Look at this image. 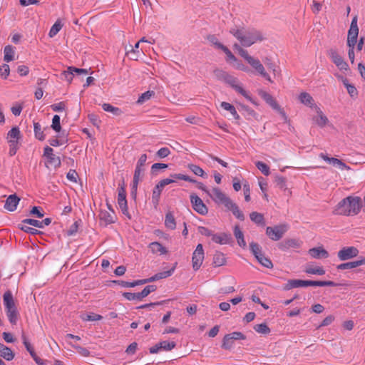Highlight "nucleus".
<instances>
[{
  "label": "nucleus",
  "mask_w": 365,
  "mask_h": 365,
  "mask_svg": "<svg viewBox=\"0 0 365 365\" xmlns=\"http://www.w3.org/2000/svg\"><path fill=\"white\" fill-rule=\"evenodd\" d=\"M165 225L167 228L170 230H175L176 227L175 220L171 212H168L165 215Z\"/></svg>",
  "instance_id": "29"
},
{
  "label": "nucleus",
  "mask_w": 365,
  "mask_h": 365,
  "mask_svg": "<svg viewBox=\"0 0 365 365\" xmlns=\"http://www.w3.org/2000/svg\"><path fill=\"white\" fill-rule=\"evenodd\" d=\"M328 53L331 57L334 63L338 67L340 71H348L349 66L344 58L337 53L335 49L331 48L329 50Z\"/></svg>",
  "instance_id": "10"
},
{
  "label": "nucleus",
  "mask_w": 365,
  "mask_h": 365,
  "mask_svg": "<svg viewBox=\"0 0 365 365\" xmlns=\"http://www.w3.org/2000/svg\"><path fill=\"white\" fill-rule=\"evenodd\" d=\"M123 296L128 300L141 301L143 299L142 296L140 295V292H138V293L124 292V293H123Z\"/></svg>",
  "instance_id": "48"
},
{
  "label": "nucleus",
  "mask_w": 365,
  "mask_h": 365,
  "mask_svg": "<svg viewBox=\"0 0 365 365\" xmlns=\"http://www.w3.org/2000/svg\"><path fill=\"white\" fill-rule=\"evenodd\" d=\"M115 217L107 211L101 210L99 214V219L101 222H104V225L106 226L108 224L113 223L115 222Z\"/></svg>",
  "instance_id": "24"
},
{
  "label": "nucleus",
  "mask_w": 365,
  "mask_h": 365,
  "mask_svg": "<svg viewBox=\"0 0 365 365\" xmlns=\"http://www.w3.org/2000/svg\"><path fill=\"white\" fill-rule=\"evenodd\" d=\"M170 177L172 178H175V179H178V180H185V181H187V182H192V183H197V180L190 178L188 175H183V174H171L170 175Z\"/></svg>",
  "instance_id": "49"
},
{
  "label": "nucleus",
  "mask_w": 365,
  "mask_h": 365,
  "mask_svg": "<svg viewBox=\"0 0 365 365\" xmlns=\"http://www.w3.org/2000/svg\"><path fill=\"white\" fill-rule=\"evenodd\" d=\"M176 346L175 341H163L160 342V347L161 350L170 351Z\"/></svg>",
  "instance_id": "45"
},
{
  "label": "nucleus",
  "mask_w": 365,
  "mask_h": 365,
  "mask_svg": "<svg viewBox=\"0 0 365 365\" xmlns=\"http://www.w3.org/2000/svg\"><path fill=\"white\" fill-rule=\"evenodd\" d=\"M157 289V287L155 285H148L146 286L141 292L140 295L142 298L147 297L149 294L153 292H155Z\"/></svg>",
  "instance_id": "56"
},
{
  "label": "nucleus",
  "mask_w": 365,
  "mask_h": 365,
  "mask_svg": "<svg viewBox=\"0 0 365 365\" xmlns=\"http://www.w3.org/2000/svg\"><path fill=\"white\" fill-rule=\"evenodd\" d=\"M257 261L264 267L267 268H272L273 264L272 261L266 257L263 254L257 258Z\"/></svg>",
  "instance_id": "42"
},
{
  "label": "nucleus",
  "mask_w": 365,
  "mask_h": 365,
  "mask_svg": "<svg viewBox=\"0 0 365 365\" xmlns=\"http://www.w3.org/2000/svg\"><path fill=\"white\" fill-rule=\"evenodd\" d=\"M256 167L266 176H268L270 174L269 167L262 161H257L256 163Z\"/></svg>",
  "instance_id": "44"
},
{
  "label": "nucleus",
  "mask_w": 365,
  "mask_h": 365,
  "mask_svg": "<svg viewBox=\"0 0 365 365\" xmlns=\"http://www.w3.org/2000/svg\"><path fill=\"white\" fill-rule=\"evenodd\" d=\"M51 128L56 132H59L61 130V126L60 123V116L58 115H55L52 119Z\"/></svg>",
  "instance_id": "52"
},
{
  "label": "nucleus",
  "mask_w": 365,
  "mask_h": 365,
  "mask_svg": "<svg viewBox=\"0 0 365 365\" xmlns=\"http://www.w3.org/2000/svg\"><path fill=\"white\" fill-rule=\"evenodd\" d=\"M300 246V242L299 240L296 239H287L284 241L281 242L279 244V247L280 250L285 251L289 250V248H297Z\"/></svg>",
  "instance_id": "14"
},
{
  "label": "nucleus",
  "mask_w": 365,
  "mask_h": 365,
  "mask_svg": "<svg viewBox=\"0 0 365 365\" xmlns=\"http://www.w3.org/2000/svg\"><path fill=\"white\" fill-rule=\"evenodd\" d=\"M4 61L10 62L14 59L15 51L11 45L6 46L4 50Z\"/></svg>",
  "instance_id": "32"
},
{
  "label": "nucleus",
  "mask_w": 365,
  "mask_h": 365,
  "mask_svg": "<svg viewBox=\"0 0 365 365\" xmlns=\"http://www.w3.org/2000/svg\"><path fill=\"white\" fill-rule=\"evenodd\" d=\"M359 250L356 247H344L337 252V257L341 261H346L358 256Z\"/></svg>",
  "instance_id": "7"
},
{
  "label": "nucleus",
  "mask_w": 365,
  "mask_h": 365,
  "mask_svg": "<svg viewBox=\"0 0 365 365\" xmlns=\"http://www.w3.org/2000/svg\"><path fill=\"white\" fill-rule=\"evenodd\" d=\"M309 255L315 259L327 258L329 252L322 247H314L309 250Z\"/></svg>",
  "instance_id": "13"
},
{
  "label": "nucleus",
  "mask_w": 365,
  "mask_h": 365,
  "mask_svg": "<svg viewBox=\"0 0 365 365\" xmlns=\"http://www.w3.org/2000/svg\"><path fill=\"white\" fill-rule=\"evenodd\" d=\"M170 153V150L168 148H162L157 152V155L159 158H163L168 156Z\"/></svg>",
  "instance_id": "64"
},
{
  "label": "nucleus",
  "mask_w": 365,
  "mask_h": 365,
  "mask_svg": "<svg viewBox=\"0 0 365 365\" xmlns=\"http://www.w3.org/2000/svg\"><path fill=\"white\" fill-rule=\"evenodd\" d=\"M118 203L119 205L120 208L121 209L123 213L126 215L129 219H130V215L128 212L127 200H126V192L124 185V180H123V183L118 189Z\"/></svg>",
  "instance_id": "6"
},
{
  "label": "nucleus",
  "mask_w": 365,
  "mask_h": 365,
  "mask_svg": "<svg viewBox=\"0 0 365 365\" xmlns=\"http://www.w3.org/2000/svg\"><path fill=\"white\" fill-rule=\"evenodd\" d=\"M102 108L105 111L110 112L116 116L120 115L123 113L122 110L119 108L114 107L108 103H103L102 105Z\"/></svg>",
  "instance_id": "35"
},
{
  "label": "nucleus",
  "mask_w": 365,
  "mask_h": 365,
  "mask_svg": "<svg viewBox=\"0 0 365 365\" xmlns=\"http://www.w3.org/2000/svg\"><path fill=\"white\" fill-rule=\"evenodd\" d=\"M254 329L257 332L263 334H268L270 333V329L268 327V326L265 323L256 324L254 327Z\"/></svg>",
  "instance_id": "39"
},
{
  "label": "nucleus",
  "mask_w": 365,
  "mask_h": 365,
  "mask_svg": "<svg viewBox=\"0 0 365 365\" xmlns=\"http://www.w3.org/2000/svg\"><path fill=\"white\" fill-rule=\"evenodd\" d=\"M230 336L228 334L223 337L222 347L225 349H230L232 346L233 339H232Z\"/></svg>",
  "instance_id": "46"
},
{
  "label": "nucleus",
  "mask_w": 365,
  "mask_h": 365,
  "mask_svg": "<svg viewBox=\"0 0 365 365\" xmlns=\"http://www.w3.org/2000/svg\"><path fill=\"white\" fill-rule=\"evenodd\" d=\"M250 220L257 225L264 226L265 221L264 215L257 212H252L250 214Z\"/></svg>",
  "instance_id": "28"
},
{
  "label": "nucleus",
  "mask_w": 365,
  "mask_h": 365,
  "mask_svg": "<svg viewBox=\"0 0 365 365\" xmlns=\"http://www.w3.org/2000/svg\"><path fill=\"white\" fill-rule=\"evenodd\" d=\"M72 346L77 350V351L83 356H85V357H87L88 356H90V351L84 348V347H81L80 346H78V345H74L73 344Z\"/></svg>",
  "instance_id": "62"
},
{
  "label": "nucleus",
  "mask_w": 365,
  "mask_h": 365,
  "mask_svg": "<svg viewBox=\"0 0 365 365\" xmlns=\"http://www.w3.org/2000/svg\"><path fill=\"white\" fill-rule=\"evenodd\" d=\"M212 199L217 204L224 205L228 211H231V210L234 208V206L236 205L235 202H234L218 187H214L212 189Z\"/></svg>",
  "instance_id": "4"
},
{
  "label": "nucleus",
  "mask_w": 365,
  "mask_h": 365,
  "mask_svg": "<svg viewBox=\"0 0 365 365\" xmlns=\"http://www.w3.org/2000/svg\"><path fill=\"white\" fill-rule=\"evenodd\" d=\"M212 240L213 242L220 244V245H225L230 242L232 237L230 234L227 233H221L220 235H215L214 234L212 235Z\"/></svg>",
  "instance_id": "18"
},
{
  "label": "nucleus",
  "mask_w": 365,
  "mask_h": 365,
  "mask_svg": "<svg viewBox=\"0 0 365 365\" xmlns=\"http://www.w3.org/2000/svg\"><path fill=\"white\" fill-rule=\"evenodd\" d=\"M23 223L32 225L36 227L43 228L44 225H49L51 222V218H45L42 221H38L34 219H25L22 221Z\"/></svg>",
  "instance_id": "16"
},
{
  "label": "nucleus",
  "mask_w": 365,
  "mask_h": 365,
  "mask_svg": "<svg viewBox=\"0 0 365 365\" xmlns=\"http://www.w3.org/2000/svg\"><path fill=\"white\" fill-rule=\"evenodd\" d=\"M359 30L349 29L347 36V45L349 47H354L357 41Z\"/></svg>",
  "instance_id": "25"
},
{
  "label": "nucleus",
  "mask_w": 365,
  "mask_h": 365,
  "mask_svg": "<svg viewBox=\"0 0 365 365\" xmlns=\"http://www.w3.org/2000/svg\"><path fill=\"white\" fill-rule=\"evenodd\" d=\"M10 73L9 66L8 64H3L0 66V75L2 78L6 79Z\"/></svg>",
  "instance_id": "59"
},
{
  "label": "nucleus",
  "mask_w": 365,
  "mask_h": 365,
  "mask_svg": "<svg viewBox=\"0 0 365 365\" xmlns=\"http://www.w3.org/2000/svg\"><path fill=\"white\" fill-rule=\"evenodd\" d=\"M8 319L11 324L15 325L18 319L17 309L6 311Z\"/></svg>",
  "instance_id": "38"
},
{
  "label": "nucleus",
  "mask_w": 365,
  "mask_h": 365,
  "mask_svg": "<svg viewBox=\"0 0 365 365\" xmlns=\"http://www.w3.org/2000/svg\"><path fill=\"white\" fill-rule=\"evenodd\" d=\"M34 129L35 137L39 140H43L45 139V135L43 134V130H41V125L38 123H34Z\"/></svg>",
  "instance_id": "37"
},
{
  "label": "nucleus",
  "mask_w": 365,
  "mask_h": 365,
  "mask_svg": "<svg viewBox=\"0 0 365 365\" xmlns=\"http://www.w3.org/2000/svg\"><path fill=\"white\" fill-rule=\"evenodd\" d=\"M230 33L233 35L240 43H235L233 47L238 51V53L245 58V60L254 68L262 77L268 81L272 83L270 76L265 71L263 65L258 59H255L248 52L242 48L250 47L257 41H262L264 38L261 31L252 28H245V26H235L230 30Z\"/></svg>",
  "instance_id": "1"
},
{
  "label": "nucleus",
  "mask_w": 365,
  "mask_h": 365,
  "mask_svg": "<svg viewBox=\"0 0 365 365\" xmlns=\"http://www.w3.org/2000/svg\"><path fill=\"white\" fill-rule=\"evenodd\" d=\"M226 83L229 84L237 92L242 94V96L246 95V91L243 89V88L237 84V79L236 78L230 76L228 80L226 81Z\"/></svg>",
  "instance_id": "23"
},
{
  "label": "nucleus",
  "mask_w": 365,
  "mask_h": 365,
  "mask_svg": "<svg viewBox=\"0 0 365 365\" xmlns=\"http://www.w3.org/2000/svg\"><path fill=\"white\" fill-rule=\"evenodd\" d=\"M250 248L256 259L262 255L261 247L257 242H252L250 244Z\"/></svg>",
  "instance_id": "40"
},
{
  "label": "nucleus",
  "mask_w": 365,
  "mask_h": 365,
  "mask_svg": "<svg viewBox=\"0 0 365 365\" xmlns=\"http://www.w3.org/2000/svg\"><path fill=\"white\" fill-rule=\"evenodd\" d=\"M220 106L223 109L230 111L235 119H240V115L237 113L235 108L232 104L227 102H222Z\"/></svg>",
  "instance_id": "34"
},
{
  "label": "nucleus",
  "mask_w": 365,
  "mask_h": 365,
  "mask_svg": "<svg viewBox=\"0 0 365 365\" xmlns=\"http://www.w3.org/2000/svg\"><path fill=\"white\" fill-rule=\"evenodd\" d=\"M63 25L61 24L60 21L59 20H57L55 24L52 26L51 29H50V31H49V36L51 38L55 36L58 32L61 29Z\"/></svg>",
  "instance_id": "41"
},
{
  "label": "nucleus",
  "mask_w": 365,
  "mask_h": 365,
  "mask_svg": "<svg viewBox=\"0 0 365 365\" xmlns=\"http://www.w3.org/2000/svg\"><path fill=\"white\" fill-rule=\"evenodd\" d=\"M232 214L240 220L243 221L245 220V215L243 212L240 210L239 207L236 204L234 208L231 210Z\"/></svg>",
  "instance_id": "57"
},
{
  "label": "nucleus",
  "mask_w": 365,
  "mask_h": 365,
  "mask_svg": "<svg viewBox=\"0 0 365 365\" xmlns=\"http://www.w3.org/2000/svg\"><path fill=\"white\" fill-rule=\"evenodd\" d=\"M48 158V162L54 168H58L61 166V159L58 156H56L53 154V155L49 156Z\"/></svg>",
  "instance_id": "54"
},
{
  "label": "nucleus",
  "mask_w": 365,
  "mask_h": 365,
  "mask_svg": "<svg viewBox=\"0 0 365 365\" xmlns=\"http://www.w3.org/2000/svg\"><path fill=\"white\" fill-rule=\"evenodd\" d=\"M315 110L318 115L317 117H314L313 120L319 126L324 127L327 123L328 118H327L326 115H324V113L318 106H315Z\"/></svg>",
  "instance_id": "21"
},
{
  "label": "nucleus",
  "mask_w": 365,
  "mask_h": 365,
  "mask_svg": "<svg viewBox=\"0 0 365 365\" xmlns=\"http://www.w3.org/2000/svg\"><path fill=\"white\" fill-rule=\"evenodd\" d=\"M20 198L16 195H10L6 200L4 208L8 211L13 212L16 209Z\"/></svg>",
  "instance_id": "11"
},
{
  "label": "nucleus",
  "mask_w": 365,
  "mask_h": 365,
  "mask_svg": "<svg viewBox=\"0 0 365 365\" xmlns=\"http://www.w3.org/2000/svg\"><path fill=\"white\" fill-rule=\"evenodd\" d=\"M234 235L237 239L238 245L242 248H245L247 245L244 239V234L238 225L234 227Z\"/></svg>",
  "instance_id": "19"
},
{
  "label": "nucleus",
  "mask_w": 365,
  "mask_h": 365,
  "mask_svg": "<svg viewBox=\"0 0 365 365\" xmlns=\"http://www.w3.org/2000/svg\"><path fill=\"white\" fill-rule=\"evenodd\" d=\"M20 138V130L18 127H14L7 134V138L9 140H16L18 142Z\"/></svg>",
  "instance_id": "43"
},
{
  "label": "nucleus",
  "mask_w": 365,
  "mask_h": 365,
  "mask_svg": "<svg viewBox=\"0 0 365 365\" xmlns=\"http://www.w3.org/2000/svg\"><path fill=\"white\" fill-rule=\"evenodd\" d=\"M207 39L217 48L222 50V48L225 46L218 41L217 38L215 35H208Z\"/></svg>",
  "instance_id": "50"
},
{
  "label": "nucleus",
  "mask_w": 365,
  "mask_h": 365,
  "mask_svg": "<svg viewBox=\"0 0 365 365\" xmlns=\"http://www.w3.org/2000/svg\"><path fill=\"white\" fill-rule=\"evenodd\" d=\"M300 102L307 106L312 107L314 106V99L309 93L307 92H302L299 96Z\"/></svg>",
  "instance_id": "26"
},
{
  "label": "nucleus",
  "mask_w": 365,
  "mask_h": 365,
  "mask_svg": "<svg viewBox=\"0 0 365 365\" xmlns=\"http://www.w3.org/2000/svg\"><path fill=\"white\" fill-rule=\"evenodd\" d=\"M213 73L217 80L224 81L225 83H226V81L230 76V75L228 73L219 68L215 69L213 71Z\"/></svg>",
  "instance_id": "33"
},
{
  "label": "nucleus",
  "mask_w": 365,
  "mask_h": 365,
  "mask_svg": "<svg viewBox=\"0 0 365 365\" xmlns=\"http://www.w3.org/2000/svg\"><path fill=\"white\" fill-rule=\"evenodd\" d=\"M307 274L323 275L325 274V270L322 267H313L307 266L304 270Z\"/></svg>",
  "instance_id": "36"
},
{
  "label": "nucleus",
  "mask_w": 365,
  "mask_h": 365,
  "mask_svg": "<svg viewBox=\"0 0 365 365\" xmlns=\"http://www.w3.org/2000/svg\"><path fill=\"white\" fill-rule=\"evenodd\" d=\"M74 72L77 74H87L88 73L87 69L77 68L73 66H70L68 68V70L66 71H63L62 74L65 76V78H68V76L73 75Z\"/></svg>",
  "instance_id": "31"
},
{
  "label": "nucleus",
  "mask_w": 365,
  "mask_h": 365,
  "mask_svg": "<svg viewBox=\"0 0 365 365\" xmlns=\"http://www.w3.org/2000/svg\"><path fill=\"white\" fill-rule=\"evenodd\" d=\"M177 263L175 264V265L169 270L164 271L161 272H158L156 274L158 280L166 278L168 277H170L174 272L175 267H176Z\"/></svg>",
  "instance_id": "51"
},
{
  "label": "nucleus",
  "mask_w": 365,
  "mask_h": 365,
  "mask_svg": "<svg viewBox=\"0 0 365 365\" xmlns=\"http://www.w3.org/2000/svg\"><path fill=\"white\" fill-rule=\"evenodd\" d=\"M163 189V187H160V185L158 183L153 190L152 202L155 207H157L159 203L160 197Z\"/></svg>",
  "instance_id": "27"
},
{
  "label": "nucleus",
  "mask_w": 365,
  "mask_h": 365,
  "mask_svg": "<svg viewBox=\"0 0 365 365\" xmlns=\"http://www.w3.org/2000/svg\"><path fill=\"white\" fill-rule=\"evenodd\" d=\"M155 95V92L153 91H148L143 93L139 98L137 101L138 103H143L145 101L149 100L153 96Z\"/></svg>",
  "instance_id": "53"
},
{
  "label": "nucleus",
  "mask_w": 365,
  "mask_h": 365,
  "mask_svg": "<svg viewBox=\"0 0 365 365\" xmlns=\"http://www.w3.org/2000/svg\"><path fill=\"white\" fill-rule=\"evenodd\" d=\"M275 182L277 186L281 189H286V178L282 176H276Z\"/></svg>",
  "instance_id": "61"
},
{
  "label": "nucleus",
  "mask_w": 365,
  "mask_h": 365,
  "mask_svg": "<svg viewBox=\"0 0 365 365\" xmlns=\"http://www.w3.org/2000/svg\"><path fill=\"white\" fill-rule=\"evenodd\" d=\"M9 146H10L9 155L11 156H13L16 154V150L18 149V148H17L18 142L16 141V140H9Z\"/></svg>",
  "instance_id": "60"
},
{
  "label": "nucleus",
  "mask_w": 365,
  "mask_h": 365,
  "mask_svg": "<svg viewBox=\"0 0 365 365\" xmlns=\"http://www.w3.org/2000/svg\"><path fill=\"white\" fill-rule=\"evenodd\" d=\"M149 248L153 254L159 253L160 255H165L168 252L167 249L158 242L150 243Z\"/></svg>",
  "instance_id": "22"
},
{
  "label": "nucleus",
  "mask_w": 365,
  "mask_h": 365,
  "mask_svg": "<svg viewBox=\"0 0 365 365\" xmlns=\"http://www.w3.org/2000/svg\"><path fill=\"white\" fill-rule=\"evenodd\" d=\"M4 304L5 305L6 311L16 309L10 290L6 291L4 294Z\"/></svg>",
  "instance_id": "17"
},
{
  "label": "nucleus",
  "mask_w": 365,
  "mask_h": 365,
  "mask_svg": "<svg viewBox=\"0 0 365 365\" xmlns=\"http://www.w3.org/2000/svg\"><path fill=\"white\" fill-rule=\"evenodd\" d=\"M263 62L269 69L272 71L274 76H275L276 73H277V67L276 66L274 63H273L272 60L267 57H266L263 60Z\"/></svg>",
  "instance_id": "55"
},
{
  "label": "nucleus",
  "mask_w": 365,
  "mask_h": 365,
  "mask_svg": "<svg viewBox=\"0 0 365 365\" xmlns=\"http://www.w3.org/2000/svg\"><path fill=\"white\" fill-rule=\"evenodd\" d=\"M188 168L196 175L200 176V177H205V173L204 170L200 168L198 165H194V164H189Z\"/></svg>",
  "instance_id": "47"
},
{
  "label": "nucleus",
  "mask_w": 365,
  "mask_h": 365,
  "mask_svg": "<svg viewBox=\"0 0 365 365\" xmlns=\"http://www.w3.org/2000/svg\"><path fill=\"white\" fill-rule=\"evenodd\" d=\"M287 230V225L285 224L276 225L274 227H267L266 235L272 240L278 241Z\"/></svg>",
  "instance_id": "5"
},
{
  "label": "nucleus",
  "mask_w": 365,
  "mask_h": 365,
  "mask_svg": "<svg viewBox=\"0 0 365 365\" xmlns=\"http://www.w3.org/2000/svg\"><path fill=\"white\" fill-rule=\"evenodd\" d=\"M362 207V202L359 197L349 196L341 200L336 205L334 212L345 216L356 215Z\"/></svg>",
  "instance_id": "2"
},
{
  "label": "nucleus",
  "mask_w": 365,
  "mask_h": 365,
  "mask_svg": "<svg viewBox=\"0 0 365 365\" xmlns=\"http://www.w3.org/2000/svg\"><path fill=\"white\" fill-rule=\"evenodd\" d=\"M232 214L240 220L243 221L245 220V215L243 212L240 210L239 207L236 204L234 208L231 210Z\"/></svg>",
  "instance_id": "58"
},
{
  "label": "nucleus",
  "mask_w": 365,
  "mask_h": 365,
  "mask_svg": "<svg viewBox=\"0 0 365 365\" xmlns=\"http://www.w3.org/2000/svg\"><path fill=\"white\" fill-rule=\"evenodd\" d=\"M0 355L7 361H11L15 356L10 348L1 343H0Z\"/></svg>",
  "instance_id": "20"
},
{
  "label": "nucleus",
  "mask_w": 365,
  "mask_h": 365,
  "mask_svg": "<svg viewBox=\"0 0 365 365\" xmlns=\"http://www.w3.org/2000/svg\"><path fill=\"white\" fill-rule=\"evenodd\" d=\"M190 200L194 210L202 215H205L208 212V208L203 201L195 194L190 195Z\"/></svg>",
  "instance_id": "8"
},
{
  "label": "nucleus",
  "mask_w": 365,
  "mask_h": 365,
  "mask_svg": "<svg viewBox=\"0 0 365 365\" xmlns=\"http://www.w3.org/2000/svg\"><path fill=\"white\" fill-rule=\"evenodd\" d=\"M168 167L167 164L156 163L151 166V173H155L158 170L165 169Z\"/></svg>",
  "instance_id": "63"
},
{
  "label": "nucleus",
  "mask_w": 365,
  "mask_h": 365,
  "mask_svg": "<svg viewBox=\"0 0 365 365\" xmlns=\"http://www.w3.org/2000/svg\"><path fill=\"white\" fill-rule=\"evenodd\" d=\"M338 284L332 281H313V280H302V279H289L287 283L284 285V290H289L293 288H297L301 287H336Z\"/></svg>",
  "instance_id": "3"
},
{
  "label": "nucleus",
  "mask_w": 365,
  "mask_h": 365,
  "mask_svg": "<svg viewBox=\"0 0 365 365\" xmlns=\"http://www.w3.org/2000/svg\"><path fill=\"white\" fill-rule=\"evenodd\" d=\"M226 259L223 253L216 252L213 257V264L215 267H220L225 264Z\"/></svg>",
  "instance_id": "30"
},
{
  "label": "nucleus",
  "mask_w": 365,
  "mask_h": 365,
  "mask_svg": "<svg viewBox=\"0 0 365 365\" xmlns=\"http://www.w3.org/2000/svg\"><path fill=\"white\" fill-rule=\"evenodd\" d=\"M258 94L264 101L269 104L274 110L279 108V104L275 99L267 92L263 90H259Z\"/></svg>",
  "instance_id": "12"
},
{
  "label": "nucleus",
  "mask_w": 365,
  "mask_h": 365,
  "mask_svg": "<svg viewBox=\"0 0 365 365\" xmlns=\"http://www.w3.org/2000/svg\"><path fill=\"white\" fill-rule=\"evenodd\" d=\"M204 259V250L201 244H198L192 254V262L194 270H197L202 265Z\"/></svg>",
  "instance_id": "9"
},
{
  "label": "nucleus",
  "mask_w": 365,
  "mask_h": 365,
  "mask_svg": "<svg viewBox=\"0 0 365 365\" xmlns=\"http://www.w3.org/2000/svg\"><path fill=\"white\" fill-rule=\"evenodd\" d=\"M319 156L325 161L331 163L334 165H338L341 170H350V167L346 165L344 163H343L341 160L335 158H329L324 153H321Z\"/></svg>",
  "instance_id": "15"
}]
</instances>
